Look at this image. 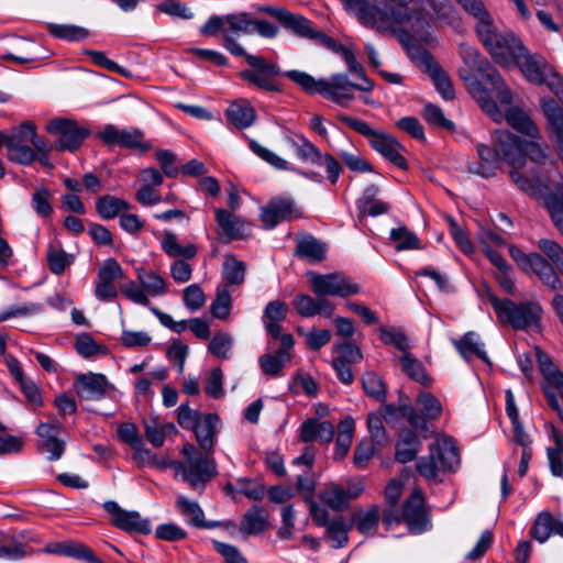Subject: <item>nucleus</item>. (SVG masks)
Here are the masks:
<instances>
[{
    "mask_svg": "<svg viewBox=\"0 0 563 563\" xmlns=\"http://www.w3.org/2000/svg\"><path fill=\"white\" fill-rule=\"evenodd\" d=\"M137 280L147 296H162L167 292L166 280L153 271L137 269Z\"/></svg>",
    "mask_w": 563,
    "mask_h": 563,
    "instance_id": "nucleus-39",
    "label": "nucleus"
},
{
    "mask_svg": "<svg viewBox=\"0 0 563 563\" xmlns=\"http://www.w3.org/2000/svg\"><path fill=\"white\" fill-rule=\"evenodd\" d=\"M287 143L296 151L297 156L302 161H310L317 165L321 164L322 153L319 148L306 139L302 134L285 136Z\"/></svg>",
    "mask_w": 563,
    "mask_h": 563,
    "instance_id": "nucleus-34",
    "label": "nucleus"
},
{
    "mask_svg": "<svg viewBox=\"0 0 563 563\" xmlns=\"http://www.w3.org/2000/svg\"><path fill=\"white\" fill-rule=\"evenodd\" d=\"M96 209L101 218L109 220L121 216L122 211L129 210L130 203L124 199L106 195L97 200Z\"/></svg>",
    "mask_w": 563,
    "mask_h": 563,
    "instance_id": "nucleus-38",
    "label": "nucleus"
},
{
    "mask_svg": "<svg viewBox=\"0 0 563 563\" xmlns=\"http://www.w3.org/2000/svg\"><path fill=\"white\" fill-rule=\"evenodd\" d=\"M103 509L112 516V525L121 530L141 534L151 532L150 520L142 518L137 511L124 510L113 500L103 503Z\"/></svg>",
    "mask_w": 563,
    "mask_h": 563,
    "instance_id": "nucleus-14",
    "label": "nucleus"
},
{
    "mask_svg": "<svg viewBox=\"0 0 563 563\" xmlns=\"http://www.w3.org/2000/svg\"><path fill=\"white\" fill-rule=\"evenodd\" d=\"M280 24L292 34L302 38L314 40L319 32L303 15L295 14L290 11L286 12Z\"/></svg>",
    "mask_w": 563,
    "mask_h": 563,
    "instance_id": "nucleus-33",
    "label": "nucleus"
},
{
    "mask_svg": "<svg viewBox=\"0 0 563 563\" xmlns=\"http://www.w3.org/2000/svg\"><path fill=\"white\" fill-rule=\"evenodd\" d=\"M280 345L275 353L264 354L258 358V364L264 374L279 376L283 367L291 358L290 351L294 347L295 339L290 333L280 335Z\"/></svg>",
    "mask_w": 563,
    "mask_h": 563,
    "instance_id": "nucleus-18",
    "label": "nucleus"
},
{
    "mask_svg": "<svg viewBox=\"0 0 563 563\" xmlns=\"http://www.w3.org/2000/svg\"><path fill=\"white\" fill-rule=\"evenodd\" d=\"M63 555L82 559L89 563H102L88 547L74 541H64Z\"/></svg>",
    "mask_w": 563,
    "mask_h": 563,
    "instance_id": "nucleus-55",
    "label": "nucleus"
},
{
    "mask_svg": "<svg viewBox=\"0 0 563 563\" xmlns=\"http://www.w3.org/2000/svg\"><path fill=\"white\" fill-rule=\"evenodd\" d=\"M459 55L465 67L459 69L460 78L466 84L468 92L495 122L504 118L493 100V96L503 104H510L512 93L499 71L473 45L461 43Z\"/></svg>",
    "mask_w": 563,
    "mask_h": 563,
    "instance_id": "nucleus-1",
    "label": "nucleus"
},
{
    "mask_svg": "<svg viewBox=\"0 0 563 563\" xmlns=\"http://www.w3.org/2000/svg\"><path fill=\"white\" fill-rule=\"evenodd\" d=\"M523 273L534 274L551 290H559L563 286L552 264L539 253L532 252V260Z\"/></svg>",
    "mask_w": 563,
    "mask_h": 563,
    "instance_id": "nucleus-24",
    "label": "nucleus"
},
{
    "mask_svg": "<svg viewBox=\"0 0 563 563\" xmlns=\"http://www.w3.org/2000/svg\"><path fill=\"white\" fill-rule=\"evenodd\" d=\"M380 340L384 344L394 345L397 350L401 351L404 354L408 353V350L411 347L408 336L401 329L391 328V329H379Z\"/></svg>",
    "mask_w": 563,
    "mask_h": 563,
    "instance_id": "nucleus-50",
    "label": "nucleus"
},
{
    "mask_svg": "<svg viewBox=\"0 0 563 563\" xmlns=\"http://www.w3.org/2000/svg\"><path fill=\"white\" fill-rule=\"evenodd\" d=\"M453 344L461 356L467 362H470L474 356H477L486 364L490 365V361L484 350V344L479 341L477 333L467 332L461 339L454 340Z\"/></svg>",
    "mask_w": 563,
    "mask_h": 563,
    "instance_id": "nucleus-31",
    "label": "nucleus"
},
{
    "mask_svg": "<svg viewBox=\"0 0 563 563\" xmlns=\"http://www.w3.org/2000/svg\"><path fill=\"white\" fill-rule=\"evenodd\" d=\"M400 410L410 426L426 437L429 433L428 420H435L441 416L442 405L432 394L421 391L417 396L416 408L410 404L400 402Z\"/></svg>",
    "mask_w": 563,
    "mask_h": 563,
    "instance_id": "nucleus-9",
    "label": "nucleus"
},
{
    "mask_svg": "<svg viewBox=\"0 0 563 563\" xmlns=\"http://www.w3.org/2000/svg\"><path fill=\"white\" fill-rule=\"evenodd\" d=\"M367 428L374 444L382 446L388 443V437L380 416L369 413L367 418Z\"/></svg>",
    "mask_w": 563,
    "mask_h": 563,
    "instance_id": "nucleus-63",
    "label": "nucleus"
},
{
    "mask_svg": "<svg viewBox=\"0 0 563 563\" xmlns=\"http://www.w3.org/2000/svg\"><path fill=\"white\" fill-rule=\"evenodd\" d=\"M51 199L52 195L49 190L45 187L37 188L33 192L31 206L38 217L43 219L51 217L53 212Z\"/></svg>",
    "mask_w": 563,
    "mask_h": 563,
    "instance_id": "nucleus-51",
    "label": "nucleus"
},
{
    "mask_svg": "<svg viewBox=\"0 0 563 563\" xmlns=\"http://www.w3.org/2000/svg\"><path fill=\"white\" fill-rule=\"evenodd\" d=\"M506 120L510 126L518 132L526 134L532 139L540 136V132L531 118L518 108H511L507 111Z\"/></svg>",
    "mask_w": 563,
    "mask_h": 563,
    "instance_id": "nucleus-35",
    "label": "nucleus"
},
{
    "mask_svg": "<svg viewBox=\"0 0 563 563\" xmlns=\"http://www.w3.org/2000/svg\"><path fill=\"white\" fill-rule=\"evenodd\" d=\"M123 271L120 264L113 260H107L98 271L95 287V296L103 301H109L118 296L115 282L122 279Z\"/></svg>",
    "mask_w": 563,
    "mask_h": 563,
    "instance_id": "nucleus-17",
    "label": "nucleus"
},
{
    "mask_svg": "<svg viewBox=\"0 0 563 563\" xmlns=\"http://www.w3.org/2000/svg\"><path fill=\"white\" fill-rule=\"evenodd\" d=\"M334 352L338 353V357L334 360L350 364H357L362 361L363 354L361 350L351 342H344L335 344L333 346Z\"/></svg>",
    "mask_w": 563,
    "mask_h": 563,
    "instance_id": "nucleus-61",
    "label": "nucleus"
},
{
    "mask_svg": "<svg viewBox=\"0 0 563 563\" xmlns=\"http://www.w3.org/2000/svg\"><path fill=\"white\" fill-rule=\"evenodd\" d=\"M48 33L59 40L79 42L90 35L88 29L75 24L48 23Z\"/></svg>",
    "mask_w": 563,
    "mask_h": 563,
    "instance_id": "nucleus-36",
    "label": "nucleus"
},
{
    "mask_svg": "<svg viewBox=\"0 0 563 563\" xmlns=\"http://www.w3.org/2000/svg\"><path fill=\"white\" fill-rule=\"evenodd\" d=\"M420 449L421 443L417 434L409 429H404L399 433L396 445V460L400 463H408L416 459Z\"/></svg>",
    "mask_w": 563,
    "mask_h": 563,
    "instance_id": "nucleus-32",
    "label": "nucleus"
},
{
    "mask_svg": "<svg viewBox=\"0 0 563 563\" xmlns=\"http://www.w3.org/2000/svg\"><path fill=\"white\" fill-rule=\"evenodd\" d=\"M219 417L214 413H205L191 429L201 451L207 454L213 453L216 437L218 433Z\"/></svg>",
    "mask_w": 563,
    "mask_h": 563,
    "instance_id": "nucleus-23",
    "label": "nucleus"
},
{
    "mask_svg": "<svg viewBox=\"0 0 563 563\" xmlns=\"http://www.w3.org/2000/svg\"><path fill=\"white\" fill-rule=\"evenodd\" d=\"M246 264L234 255L228 254L224 257L222 276L229 285H241L245 280Z\"/></svg>",
    "mask_w": 563,
    "mask_h": 563,
    "instance_id": "nucleus-41",
    "label": "nucleus"
},
{
    "mask_svg": "<svg viewBox=\"0 0 563 563\" xmlns=\"http://www.w3.org/2000/svg\"><path fill=\"white\" fill-rule=\"evenodd\" d=\"M178 511L188 517V522L197 528H210L211 526L205 522V515L198 503L189 500L185 496H179L176 500Z\"/></svg>",
    "mask_w": 563,
    "mask_h": 563,
    "instance_id": "nucleus-40",
    "label": "nucleus"
},
{
    "mask_svg": "<svg viewBox=\"0 0 563 563\" xmlns=\"http://www.w3.org/2000/svg\"><path fill=\"white\" fill-rule=\"evenodd\" d=\"M42 311V307L35 302H27L23 305H13L0 312V322L7 321L11 318L26 317Z\"/></svg>",
    "mask_w": 563,
    "mask_h": 563,
    "instance_id": "nucleus-58",
    "label": "nucleus"
},
{
    "mask_svg": "<svg viewBox=\"0 0 563 563\" xmlns=\"http://www.w3.org/2000/svg\"><path fill=\"white\" fill-rule=\"evenodd\" d=\"M431 76L434 86L442 98L445 100H452L455 93L449 76L440 67H434L431 70Z\"/></svg>",
    "mask_w": 563,
    "mask_h": 563,
    "instance_id": "nucleus-60",
    "label": "nucleus"
},
{
    "mask_svg": "<svg viewBox=\"0 0 563 563\" xmlns=\"http://www.w3.org/2000/svg\"><path fill=\"white\" fill-rule=\"evenodd\" d=\"M327 244L309 233L296 239L295 255L309 263H319L325 258Z\"/></svg>",
    "mask_w": 563,
    "mask_h": 563,
    "instance_id": "nucleus-25",
    "label": "nucleus"
},
{
    "mask_svg": "<svg viewBox=\"0 0 563 563\" xmlns=\"http://www.w3.org/2000/svg\"><path fill=\"white\" fill-rule=\"evenodd\" d=\"M268 519L269 515L266 509L260 506H253L244 514L239 530L245 536L263 533L269 528Z\"/></svg>",
    "mask_w": 563,
    "mask_h": 563,
    "instance_id": "nucleus-27",
    "label": "nucleus"
},
{
    "mask_svg": "<svg viewBox=\"0 0 563 563\" xmlns=\"http://www.w3.org/2000/svg\"><path fill=\"white\" fill-rule=\"evenodd\" d=\"M291 303L298 314L303 318H311L317 314H323L325 318H330L334 312V306L329 299L321 297L314 299L307 294H297Z\"/></svg>",
    "mask_w": 563,
    "mask_h": 563,
    "instance_id": "nucleus-22",
    "label": "nucleus"
},
{
    "mask_svg": "<svg viewBox=\"0 0 563 563\" xmlns=\"http://www.w3.org/2000/svg\"><path fill=\"white\" fill-rule=\"evenodd\" d=\"M336 119L350 129L365 136L371 146L394 165L402 169L407 167V162L401 155L404 147L396 139L382 131L374 130L365 121L350 115L339 114Z\"/></svg>",
    "mask_w": 563,
    "mask_h": 563,
    "instance_id": "nucleus-8",
    "label": "nucleus"
},
{
    "mask_svg": "<svg viewBox=\"0 0 563 563\" xmlns=\"http://www.w3.org/2000/svg\"><path fill=\"white\" fill-rule=\"evenodd\" d=\"M288 307L284 301L273 300L269 301L263 313V322L269 336L277 340L280 339L282 327L280 322L286 319Z\"/></svg>",
    "mask_w": 563,
    "mask_h": 563,
    "instance_id": "nucleus-26",
    "label": "nucleus"
},
{
    "mask_svg": "<svg viewBox=\"0 0 563 563\" xmlns=\"http://www.w3.org/2000/svg\"><path fill=\"white\" fill-rule=\"evenodd\" d=\"M163 251L170 257L175 258H194L197 254V247L194 244L181 246L175 233L166 231L161 241Z\"/></svg>",
    "mask_w": 563,
    "mask_h": 563,
    "instance_id": "nucleus-37",
    "label": "nucleus"
},
{
    "mask_svg": "<svg viewBox=\"0 0 563 563\" xmlns=\"http://www.w3.org/2000/svg\"><path fill=\"white\" fill-rule=\"evenodd\" d=\"M285 76L296 82L308 93H320L322 96L324 79H314L311 75L300 70H288Z\"/></svg>",
    "mask_w": 563,
    "mask_h": 563,
    "instance_id": "nucleus-47",
    "label": "nucleus"
},
{
    "mask_svg": "<svg viewBox=\"0 0 563 563\" xmlns=\"http://www.w3.org/2000/svg\"><path fill=\"white\" fill-rule=\"evenodd\" d=\"M301 217V211L290 198H274L261 209V221L265 229H274L282 221Z\"/></svg>",
    "mask_w": 563,
    "mask_h": 563,
    "instance_id": "nucleus-16",
    "label": "nucleus"
},
{
    "mask_svg": "<svg viewBox=\"0 0 563 563\" xmlns=\"http://www.w3.org/2000/svg\"><path fill=\"white\" fill-rule=\"evenodd\" d=\"M312 292L317 297L325 296L347 297L360 292V286L340 273L318 274L309 272L307 274Z\"/></svg>",
    "mask_w": 563,
    "mask_h": 563,
    "instance_id": "nucleus-10",
    "label": "nucleus"
},
{
    "mask_svg": "<svg viewBox=\"0 0 563 563\" xmlns=\"http://www.w3.org/2000/svg\"><path fill=\"white\" fill-rule=\"evenodd\" d=\"M46 131L58 137V151H76L89 135V130L80 126L76 121L57 118L49 121Z\"/></svg>",
    "mask_w": 563,
    "mask_h": 563,
    "instance_id": "nucleus-11",
    "label": "nucleus"
},
{
    "mask_svg": "<svg viewBox=\"0 0 563 563\" xmlns=\"http://www.w3.org/2000/svg\"><path fill=\"white\" fill-rule=\"evenodd\" d=\"M497 148L503 154V159L511 166L512 172H522L521 168L526 163V157H529L538 165H544L548 158L543 147L533 142H522L520 139L510 132L497 133Z\"/></svg>",
    "mask_w": 563,
    "mask_h": 563,
    "instance_id": "nucleus-7",
    "label": "nucleus"
},
{
    "mask_svg": "<svg viewBox=\"0 0 563 563\" xmlns=\"http://www.w3.org/2000/svg\"><path fill=\"white\" fill-rule=\"evenodd\" d=\"M183 300L190 311H197L203 307L206 297L201 287L197 284H192L184 289Z\"/></svg>",
    "mask_w": 563,
    "mask_h": 563,
    "instance_id": "nucleus-62",
    "label": "nucleus"
},
{
    "mask_svg": "<svg viewBox=\"0 0 563 563\" xmlns=\"http://www.w3.org/2000/svg\"><path fill=\"white\" fill-rule=\"evenodd\" d=\"M463 9L476 20V34L479 33L482 24L490 25L494 20L482 0H456Z\"/></svg>",
    "mask_w": 563,
    "mask_h": 563,
    "instance_id": "nucleus-45",
    "label": "nucleus"
},
{
    "mask_svg": "<svg viewBox=\"0 0 563 563\" xmlns=\"http://www.w3.org/2000/svg\"><path fill=\"white\" fill-rule=\"evenodd\" d=\"M325 527L327 534L334 541V548H342L347 543L350 525L342 517L331 520Z\"/></svg>",
    "mask_w": 563,
    "mask_h": 563,
    "instance_id": "nucleus-54",
    "label": "nucleus"
},
{
    "mask_svg": "<svg viewBox=\"0 0 563 563\" xmlns=\"http://www.w3.org/2000/svg\"><path fill=\"white\" fill-rule=\"evenodd\" d=\"M402 371L413 380L421 385L430 384V377L427 375L423 365L412 354L405 353L399 357Z\"/></svg>",
    "mask_w": 563,
    "mask_h": 563,
    "instance_id": "nucleus-44",
    "label": "nucleus"
},
{
    "mask_svg": "<svg viewBox=\"0 0 563 563\" xmlns=\"http://www.w3.org/2000/svg\"><path fill=\"white\" fill-rule=\"evenodd\" d=\"M99 137L108 145L134 148L142 153L152 148V144L144 141L143 132L139 129L126 130L108 124L99 133Z\"/></svg>",
    "mask_w": 563,
    "mask_h": 563,
    "instance_id": "nucleus-15",
    "label": "nucleus"
},
{
    "mask_svg": "<svg viewBox=\"0 0 563 563\" xmlns=\"http://www.w3.org/2000/svg\"><path fill=\"white\" fill-rule=\"evenodd\" d=\"M389 238L397 251L419 250L421 247L418 236L406 227L393 229Z\"/></svg>",
    "mask_w": 563,
    "mask_h": 563,
    "instance_id": "nucleus-46",
    "label": "nucleus"
},
{
    "mask_svg": "<svg viewBox=\"0 0 563 563\" xmlns=\"http://www.w3.org/2000/svg\"><path fill=\"white\" fill-rule=\"evenodd\" d=\"M357 530L363 534H374L379 522V510L376 506H372L367 510L357 511L353 515Z\"/></svg>",
    "mask_w": 563,
    "mask_h": 563,
    "instance_id": "nucleus-43",
    "label": "nucleus"
},
{
    "mask_svg": "<svg viewBox=\"0 0 563 563\" xmlns=\"http://www.w3.org/2000/svg\"><path fill=\"white\" fill-rule=\"evenodd\" d=\"M218 239L223 243L243 240L252 234V224L225 209H214Z\"/></svg>",
    "mask_w": 563,
    "mask_h": 563,
    "instance_id": "nucleus-13",
    "label": "nucleus"
},
{
    "mask_svg": "<svg viewBox=\"0 0 563 563\" xmlns=\"http://www.w3.org/2000/svg\"><path fill=\"white\" fill-rule=\"evenodd\" d=\"M488 299L501 323L509 324L515 330L539 327L543 310L538 302L516 303L509 299L500 300L492 292H488Z\"/></svg>",
    "mask_w": 563,
    "mask_h": 563,
    "instance_id": "nucleus-6",
    "label": "nucleus"
},
{
    "mask_svg": "<svg viewBox=\"0 0 563 563\" xmlns=\"http://www.w3.org/2000/svg\"><path fill=\"white\" fill-rule=\"evenodd\" d=\"M340 158L343 163L353 172L366 173L372 172V165L365 161L356 150L345 151L341 150L339 153Z\"/></svg>",
    "mask_w": 563,
    "mask_h": 563,
    "instance_id": "nucleus-59",
    "label": "nucleus"
},
{
    "mask_svg": "<svg viewBox=\"0 0 563 563\" xmlns=\"http://www.w3.org/2000/svg\"><path fill=\"white\" fill-rule=\"evenodd\" d=\"M322 96L334 103L346 107L353 99V89L358 84L349 80L344 74H334L330 80H324Z\"/></svg>",
    "mask_w": 563,
    "mask_h": 563,
    "instance_id": "nucleus-20",
    "label": "nucleus"
},
{
    "mask_svg": "<svg viewBox=\"0 0 563 563\" xmlns=\"http://www.w3.org/2000/svg\"><path fill=\"white\" fill-rule=\"evenodd\" d=\"M320 499L336 511L346 508L349 505L345 489L336 483L327 484L320 493Z\"/></svg>",
    "mask_w": 563,
    "mask_h": 563,
    "instance_id": "nucleus-42",
    "label": "nucleus"
},
{
    "mask_svg": "<svg viewBox=\"0 0 563 563\" xmlns=\"http://www.w3.org/2000/svg\"><path fill=\"white\" fill-rule=\"evenodd\" d=\"M503 132L497 130L494 136L495 148L492 150L485 144L477 145L478 162L468 164V172L481 177H492L498 168V161L503 158V154L497 148V133Z\"/></svg>",
    "mask_w": 563,
    "mask_h": 563,
    "instance_id": "nucleus-21",
    "label": "nucleus"
},
{
    "mask_svg": "<svg viewBox=\"0 0 563 563\" xmlns=\"http://www.w3.org/2000/svg\"><path fill=\"white\" fill-rule=\"evenodd\" d=\"M183 461L177 464V476L195 490H203L206 484L218 474V466L211 454L200 452L195 445L186 443L180 451Z\"/></svg>",
    "mask_w": 563,
    "mask_h": 563,
    "instance_id": "nucleus-3",
    "label": "nucleus"
},
{
    "mask_svg": "<svg viewBox=\"0 0 563 563\" xmlns=\"http://www.w3.org/2000/svg\"><path fill=\"white\" fill-rule=\"evenodd\" d=\"M224 47L234 56H244L253 69H245L240 77L260 89L266 91H278L279 87L274 77L280 75V68L275 63L266 62L262 56L247 54L244 48L228 34L224 35Z\"/></svg>",
    "mask_w": 563,
    "mask_h": 563,
    "instance_id": "nucleus-4",
    "label": "nucleus"
},
{
    "mask_svg": "<svg viewBox=\"0 0 563 563\" xmlns=\"http://www.w3.org/2000/svg\"><path fill=\"white\" fill-rule=\"evenodd\" d=\"M225 21L228 32H232L238 35L253 33L254 19H252L246 12L227 14Z\"/></svg>",
    "mask_w": 563,
    "mask_h": 563,
    "instance_id": "nucleus-48",
    "label": "nucleus"
},
{
    "mask_svg": "<svg viewBox=\"0 0 563 563\" xmlns=\"http://www.w3.org/2000/svg\"><path fill=\"white\" fill-rule=\"evenodd\" d=\"M112 385L102 374H80L74 382V388L80 398L99 400L103 398Z\"/></svg>",
    "mask_w": 563,
    "mask_h": 563,
    "instance_id": "nucleus-19",
    "label": "nucleus"
},
{
    "mask_svg": "<svg viewBox=\"0 0 563 563\" xmlns=\"http://www.w3.org/2000/svg\"><path fill=\"white\" fill-rule=\"evenodd\" d=\"M477 36L492 58L503 66L512 65L523 54L521 40L511 32L500 31L495 22L490 25L482 24Z\"/></svg>",
    "mask_w": 563,
    "mask_h": 563,
    "instance_id": "nucleus-5",
    "label": "nucleus"
},
{
    "mask_svg": "<svg viewBox=\"0 0 563 563\" xmlns=\"http://www.w3.org/2000/svg\"><path fill=\"white\" fill-rule=\"evenodd\" d=\"M362 386L364 391L376 400H383L386 389L383 380L372 372L365 373L362 377Z\"/></svg>",
    "mask_w": 563,
    "mask_h": 563,
    "instance_id": "nucleus-57",
    "label": "nucleus"
},
{
    "mask_svg": "<svg viewBox=\"0 0 563 563\" xmlns=\"http://www.w3.org/2000/svg\"><path fill=\"white\" fill-rule=\"evenodd\" d=\"M225 117L230 123L242 130L254 124L256 111L247 100L239 99L228 107Z\"/></svg>",
    "mask_w": 563,
    "mask_h": 563,
    "instance_id": "nucleus-30",
    "label": "nucleus"
},
{
    "mask_svg": "<svg viewBox=\"0 0 563 563\" xmlns=\"http://www.w3.org/2000/svg\"><path fill=\"white\" fill-rule=\"evenodd\" d=\"M8 156L12 162L29 165L36 159V152L24 143L9 141Z\"/></svg>",
    "mask_w": 563,
    "mask_h": 563,
    "instance_id": "nucleus-53",
    "label": "nucleus"
},
{
    "mask_svg": "<svg viewBox=\"0 0 563 563\" xmlns=\"http://www.w3.org/2000/svg\"><path fill=\"white\" fill-rule=\"evenodd\" d=\"M342 2L363 26L383 35L395 34L405 25L410 32L420 34L428 25L422 11L382 7L375 0H342Z\"/></svg>",
    "mask_w": 563,
    "mask_h": 563,
    "instance_id": "nucleus-2",
    "label": "nucleus"
},
{
    "mask_svg": "<svg viewBox=\"0 0 563 563\" xmlns=\"http://www.w3.org/2000/svg\"><path fill=\"white\" fill-rule=\"evenodd\" d=\"M47 262L51 272L56 275H60L70 265L68 255L62 249H56L53 245L48 247Z\"/></svg>",
    "mask_w": 563,
    "mask_h": 563,
    "instance_id": "nucleus-64",
    "label": "nucleus"
},
{
    "mask_svg": "<svg viewBox=\"0 0 563 563\" xmlns=\"http://www.w3.org/2000/svg\"><path fill=\"white\" fill-rule=\"evenodd\" d=\"M250 148L254 154H256L258 157H261L263 161H265L267 164L272 165L276 169L295 172L309 179H314L316 177L319 176L317 173H309L296 168L295 166L290 165L286 159H284L273 151L266 148L265 146L261 145L254 140L250 142Z\"/></svg>",
    "mask_w": 563,
    "mask_h": 563,
    "instance_id": "nucleus-29",
    "label": "nucleus"
},
{
    "mask_svg": "<svg viewBox=\"0 0 563 563\" xmlns=\"http://www.w3.org/2000/svg\"><path fill=\"white\" fill-rule=\"evenodd\" d=\"M401 518L412 533H422L430 529V511L426 507L422 493L415 489L402 506Z\"/></svg>",
    "mask_w": 563,
    "mask_h": 563,
    "instance_id": "nucleus-12",
    "label": "nucleus"
},
{
    "mask_svg": "<svg viewBox=\"0 0 563 563\" xmlns=\"http://www.w3.org/2000/svg\"><path fill=\"white\" fill-rule=\"evenodd\" d=\"M538 247L547 255V257L558 267L563 275V247L550 239H540Z\"/></svg>",
    "mask_w": 563,
    "mask_h": 563,
    "instance_id": "nucleus-56",
    "label": "nucleus"
},
{
    "mask_svg": "<svg viewBox=\"0 0 563 563\" xmlns=\"http://www.w3.org/2000/svg\"><path fill=\"white\" fill-rule=\"evenodd\" d=\"M554 518L550 512H541L531 528L532 537L540 543L545 542L553 533Z\"/></svg>",
    "mask_w": 563,
    "mask_h": 563,
    "instance_id": "nucleus-49",
    "label": "nucleus"
},
{
    "mask_svg": "<svg viewBox=\"0 0 563 563\" xmlns=\"http://www.w3.org/2000/svg\"><path fill=\"white\" fill-rule=\"evenodd\" d=\"M232 307L231 291L228 287L219 288L216 299L211 303L210 310L213 317L218 319H227Z\"/></svg>",
    "mask_w": 563,
    "mask_h": 563,
    "instance_id": "nucleus-52",
    "label": "nucleus"
},
{
    "mask_svg": "<svg viewBox=\"0 0 563 563\" xmlns=\"http://www.w3.org/2000/svg\"><path fill=\"white\" fill-rule=\"evenodd\" d=\"M430 451L435 455L442 472L454 471L460 464L459 452L452 439L438 440L430 446Z\"/></svg>",
    "mask_w": 563,
    "mask_h": 563,
    "instance_id": "nucleus-28",
    "label": "nucleus"
}]
</instances>
